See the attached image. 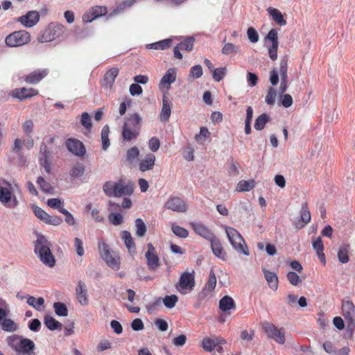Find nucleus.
Here are the masks:
<instances>
[{"label": "nucleus", "mask_w": 355, "mask_h": 355, "mask_svg": "<svg viewBox=\"0 0 355 355\" xmlns=\"http://www.w3.org/2000/svg\"><path fill=\"white\" fill-rule=\"evenodd\" d=\"M6 342L8 345L16 352L17 355H36L34 352L35 345L29 338L14 334L8 336Z\"/></svg>", "instance_id": "1"}, {"label": "nucleus", "mask_w": 355, "mask_h": 355, "mask_svg": "<svg viewBox=\"0 0 355 355\" xmlns=\"http://www.w3.org/2000/svg\"><path fill=\"white\" fill-rule=\"evenodd\" d=\"M51 243L44 236L40 235L35 242V252L46 266L52 268L55 265V259L51 250Z\"/></svg>", "instance_id": "2"}, {"label": "nucleus", "mask_w": 355, "mask_h": 355, "mask_svg": "<svg viewBox=\"0 0 355 355\" xmlns=\"http://www.w3.org/2000/svg\"><path fill=\"white\" fill-rule=\"evenodd\" d=\"M103 189L109 197H121L132 195L134 191V184L131 182L125 184L123 180H119L115 183L107 181L103 184Z\"/></svg>", "instance_id": "3"}, {"label": "nucleus", "mask_w": 355, "mask_h": 355, "mask_svg": "<svg viewBox=\"0 0 355 355\" xmlns=\"http://www.w3.org/2000/svg\"><path fill=\"white\" fill-rule=\"evenodd\" d=\"M15 187L18 189V186H14L6 180L0 178V202L9 208L16 207L19 202L14 194Z\"/></svg>", "instance_id": "4"}, {"label": "nucleus", "mask_w": 355, "mask_h": 355, "mask_svg": "<svg viewBox=\"0 0 355 355\" xmlns=\"http://www.w3.org/2000/svg\"><path fill=\"white\" fill-rule=\"evenodd\" d=\"M98 248L101 257L112 269L119 270L120 268V258L114 252L111 253L109 245L103 240H99Z\"/></svg>", "instance_id": "5"}, {"label": "nucleus", "mask_w": 355, "mask_h": 355, "mask_svg": "<svg viewBox=\"0 0 355 355\" xmlns=\"http://www.w3.org/2000/svg\"><path fill=\"white\" fill-rule=\"evenodd\" d=\"M226 233L233 248L239 252L245 255L249 254V251L245 241L241 234L232 227H227Z\"/></svg>", "instance_id": "6"}, {"label": "nucleus", "mask_w": 355, "mask_h": 355, "mask_svg": "<svg viewBox=\"0 0 355 355\" xmlns=\"http://www.w3.org/2000/svg\"><path fill=\"white\" fill-rule=\"evenodd\" d=\"M342 313L347 322V330L352 336L355 328V305L351 300H343Z\"/></svg>", "instance_id": "7"}, {"label": "nucleus", "mask_w": 355, "mask_h": 355, "mask_svg": "<svg viewBox=\"0 0 355 355\" xmlns=\"http://www.w3.org/2000/svg\"><path fill=\"white\" fill-rule=\"evenodd\" d=\"M31 41V35L24 30L15 31L9 34L5 39L7 46L17 47L28 44Z\"/></svg>", "instance_id": "8"}, {"label": "nucleus", "mask_w": 355, "mask_h": 355, "mask_svg": "<svg viewBox=\"0 0 355 355\" xmlns=\"http://www.w3.org/2000/svg\"><path fill=\"white\" fill-rule=\"evenodd\" d=\"M195 286L194 271L191 272L185 271L180 277L179 282L175 284L176 289L182 294H187L191 291Z\"/></svg>", "instance_id": "9"}, {"label": "nucleus", "mask_w": 355, "mask_h": 355, "mask_svg": "<svg viewBox=\"0 0 355 355\" xmlns=\"http://www.w3.org/2000/svg\"><path fill=\"white\" fill-rule=\"evenodd\" d=\"M262 328L267 336L273 339L279 344L285 343V332L284 328L278 329L273 323L264 322L262 323Z\"/></svg>", "instance_id": "10"}, {"label": "nucleus", "mask_w": 355, "mask_h": 355, "mask_svg": "<svg viewBox=\"0 0 355 355\" xmlns=\"http://www.w3.org/2000/svg\"><path fill=\"white\" fill-rule=\"evenodd\" d=\"M266 40H269L271 44L268 46V55L270 58L275 61L277 59V49L279 46L278 33L276 29H271L266 37Z\"/></svg>", "instance_id": "11"}, {"label": "nucleus", "mask_w": 355, "mask_h": 355, "mask_svg": "<svg viewBox=\"0 0 355 355\" xmlns=\"http://www.w3.org/2000/svg\"><path fill=\"white\" fill-rule=\"evenodd\" d=\"M67 150L78 157H83L86 153L84 144L80 140L75 138H69L65 141Z\"/></svg>", "instance_id": "12"}, {"label": "nucleus", "mask_w": 355, "mask_h": 355, "mask_svg": "<svg viewBox=\"0 0 355 355\" xmlns=\"http://www.w3.org/2000/svg\"><path fill=\"white\" fill-rule=\"evenodd\" d=\"M165 207L175 212H185L187 209L185 201L177 196L171 197L166 202Z\"/></svg>", "instance_id": "13"}, {"label": "nucleus", "mask_w": 355, "mask_h": 355, "mask_svg": "<svg viewBox=\"0 0 355 355\" xmlns=\"http://www.w3.org/2000/svg\"><path fill=\"white\" fill-rule=\"evenodd\" d=\"M64 29V27L60 24L49 26L42 35L44 41L49 42L55 40L62 35Z\"/></svg>", "instance_id": "14"}, {"label": "nucleus", "mask_w": 355, "mask_h": 355, "mask_svg": "<svg viewBox=\"0 0 355 355\" xmlns=\"http://www.w3.org/2000/svg\"><path fill=\"white\" fill-rule=\"evenodd\" d=\"M40 16L37 11H28L26 15L17 19V21L25 27L31 28L34 26L40 20Z\"/></svg>", "instance_id": "15"}, {"label": "nucleus", "mask_w": 355, "mask_h": 355, "mask_svg": "<svg viewBox=\"0 0 355 355\" xmlns=\"http://www.w3.org/2000/svg\"><path fill=\"white\" fill-rule=\"evenodd\" d=\"M38 94V90L33 88L26 87L16 88L11 92V96L20 101L37 96Z\"/></svg>", "instance_id": "16"}, {"label": "nucleus", "mask_w": 355, "mask_h": 355, "mask_svg": "<svg viewBox=\"0 0 355 355\" xmlns=\"http://www.w3.org/2000/svg\"><path fill=\"white\" fill-rule=\"evenodd\" d=\"M49 70L47 69H37L28 73L24 77V81L28 84L35 85L47 76Z\"/></svg>", "instance_id": "17"}, {"label": "nucleus", "mask_w": 355, "mask_h": 355, "mask_svg": "<svg viewBox=\"0 0 355 355\" xmlns=\"http://www.w3.org/2000/svg\"><path fill=\"white\" fill-rule=\"evenodd\" d=\"M147 265L150 270H155L159 266V259L155 252V248L152 243L148 244V251L146 253Z\"/></svg>", "instance_id": "18"}, {"label": "nucleus", "mask_w": 355, "mask_h": 355, "mask_svg": "<svg viewBox=\"0 0 355 355\" xmlns=\"http://www.w3.org/2000/svg\"><path fill=\"white\" fill-rule=\"evenodd\" d=\"M119 69L112 67L105 73L101 85L105 89H111L114 85L116 78L119 74Z\"/></svg>", "instance_id": "19"}, {"label": "nucleus", "mask_w": 355, "mask_h": 355, "mask_svg": "<svg viewBox=\"0 0 355 355\" xmlns=\"http://www.w3.org/2000/svg\"><path fill=\"white\" fill-rule=\"evenodd\" d=\"M107 8L105 6H95L92 8L89 11L83 16V19L85 22H91L97 17L105 15Z\"/></svg>", "instance_id": "20"}, {"label": "nucleus", "mask_w": 355, "mask_h": 355, "mask_svg": "<svg viewBox=\"0 0 355 355\" xmlns=\"http://www.w3.org/2000/svg\"><path fill=\"white\" fill-rule=\"evenodd\" d=\"M76 294L78 302L82 306H87L89 304L87 289L85 284L82 281L78 282L76 288Z\"/></svg>", "instance_id": "21"}, {"label": "nucleus", "mask_w": 355, "mask_h": 355, "mask_svg": "<svg viewBox=\"0 0 355 355\" xmlns=\"http://www.w3.org/2000/svg\"><path fill=\"white\" fill-rule=\"evenodd\" d=\"M190 225L196 234L206 239L210 240L214 237L211 231L202 223L192 222L190 223Z\"/></svg>", "instance_id": "22"}, {"label": "nucleus", "mask_w": 355, "mask_h": 355, "mask_svg": "<svg viewBox=\"0 0 355 355\" xmlns=\"http://www.w3.org/2000/svg\"><path fill=\"white\" fill-rule=\"evenodd\" d=\"M311 220V213L309 210L307 202H304L302 205V209L300 211V218L295 223V227L297 229L303 228L306 224H308Z\"/></svg>", "instance_id": "23"}, {"label": "nucleus", "mask_w": 355, "mask_h": 355, "mask_svg": "<svg viewBox=\"0 0 355 355\" xmlns=\"http://www.w3.org/2000/svg\"><path fill=\"white\" fill-rule=\"evenodd\" d=\"M171 114V103L166 96L162 98V107L159 114L160 121L165 123L169 120Z\"/></svg>", "instance_id": "24"}, {"label": "nucleus", "mask_w": 355, "mask_h": 355, "mask_svg": "<svg viewBox=\"0 0 355 355\" xmlns=\"http://www.w3.org/2000/svg\"><path fill=\"white\" fill-rule=\"evenodd\" d=\"M209 241H211V250L214 255L223 260H225L226 253L220 241L216 239L215 236Z\"/></svg>", "instance_id": "25"}, {"label": "nucleus", "mask_w": 355, "mask_h": 355, "mask_svg": "<svg viewBox=\"0 0 355 355\" xmlns=\"http://www.w3.org/2000/svg\"><path fill=\"white\" fill-rule=\"evenodd\" d=\"M121 236L124 241L129 253L132 255L135 254L136 252V247L131 234L127 230H123L121 233Z\"/></svg>", "instance_id": "26"}, {"label": "nucleus", "mask_w": 355, "mask_h": 355, "mask_svg": "<svg viewBox=\"0 0 355 355\" xmlns=\"http://www.w3.org/2000/svg\"><path fill=\"white\" fill-rule=\"evenodd\" d=\"M263 272L269 287L273 291H277L279 283L277 275L275 272H270L266 268H263Z\"/></svg>", "instance_id": "27"}, {"label": "nucleus", "mask_w": 355, "mask_h": 355, "mask_svg": "<svg viewBox=\"0 0 355 355\" xmlns=\"http://www.w3.org/2000/svg\"><path fill=\"white\" fill-rule=\"evenodd\" d=\"M139 135V130L135 128L127 127V125H123L122 138L125 141H130L136 139Z\"/></svg>", "instance_id": "28"}, {"label": "nucleus", "mask_w": 355, "mask_h": 355, "mask_svg": "<svg viewBox=\"0 0 355 355\" xmlns=\"http://www.w3.org/2000/svg\"><path fill=\"white\" fill-rule=\"evenodd\" d=\"M155 156L153 154H147L145 156V158L142 159L139 163L140 171L144 172L152 169L155 165Z\"/></svg>", "instance_id": "29"}, {"label": "nucleus", "mask_w": 355, "mask_h": 355, "mask_svg": "<svg viewBox=\"0 0 355 355\" xmlns=\"http://www.w3.org/2000/svg\"><path fill=\"white\" fill-rule=\"evenodd\" d=\"M219 309L224 312H227L230 310L235 309L236 304L231 297L225 295L219 301Z\"/></svg>", "instance_id": "30"}, {"label": "nucleus", "mask_w": 355, "mask_h": 355, "mask_svg": "<svg viewBox=\"0 0 355 355\" xmlns=\"http://www.w3.org/2000/svg\"><path fill=\"white\" fill-rule=\"evenodd\" d=\"M267 11L278 25L285 26L286 24V19L284 18L282 13L278 9L269 7L267 9Z\"/></svg>", "instance_id": "31"}, {"label": "nucleus", "mask_w": 355, "mask_h": 355, "mask_svg": "<svg viewBox=\"0 0 355 355\" xmlns=\"http://www.w3.org/2000/svg\"><path fill=\"white\" fill-rule=\"evenodd\" d=\"M176 79V71L174 68H170L162 77L160 84L163 86L166 85L167 88L170 87L171 83L175 82Z\"/></svg>", "instance_id": "32"}, {"label": "nucleus", "mask_w": 355, "mask_h": 355, "mask_svg": "<svg viewBox=\"0 0 355 355\" xmlns=\"http://www.w3.org/2000/svg\"><path fill=\"white\" fill-rule=\"evenodd\" d=\"M142 121V118L139 116V114L135 113L130 115L124 123L123 125H127V127L130 128H135L138 130H140L141 123Z\"/></svg>", "instance_id": "33"}, {"label": "nucleus", "mask_w": 355, "mask_h": 355, "mask_svg": "<svg viewBox=\"0 0 355 355\" xmlns=\"http://www.w3.org/2000/svg\"><path fill=\"white\" fill-rule=\"evenodd\" d=\"M172 44L171 39H165L157 42L148 44L146 45V48L149 49L155 50H165L171 47Z\"/></svg>", "instance_id": "34"}, {"label": "nucleus", "mask_w": 355, "mask_h": 355, "mask_svg": "<svg viewBox=\"0 0 355 355\" xmlns=\"http://www.w3.org/2000/svg\"><path fill=\"white\" fill-rule=\"evenodd\" d=\"M255 181L253 179L249 180H241L236 185V191L245 192L252 190L255 187Z\"/></svg>", "instance_id": "35"}, {"label": "nucleus", "mask_w": 355, "mask_h": 355, "mask_svg": "<svg viewBox=\"0 0 355 355\" xmlns=\"http://www.w3.org/2000/svg\"><path fill=\"white\" fill-rule=\"evenodd\" d=\"M350 245L344 244L339 248L338 251V259L342 263H346L349 261V252Z\"/></svg>", "instance_id": "36"}, {"label": "nucleus", "mask_w": 355, "mask_h": 355, "mask_svg": "<svg viewBox=\"0 0 355 355\" xmlns=\"http://www.w3.org/2000/svg\"><path fill=\"white\" fill-rule=\"evenodd\" d=\"M1 329L6 332H14L17 330L18 325L12 320L6 318L0 322Z\"/></svg>", "instance_id": "37"}, {"label": "nucleus", "mask_w": 355, "mask_h": 355, "mask_svg": "<svg viewBox=\"0 0 355 355\" xmlns=\"http://www.w3.org/2000/svg\"><path fill=\"white\" fill-rule=\"evenodd\" d=\"M44 324L51 331L61 329L62 328V324L51 315H46L44 317Z\"/></svg>", "instance_id": "38"}, {"label": "nucleus", "mask_w": 355, "mask_h": 355, "mask_svg": "<svg viewBox=\"0 0 355 355\" xmlns=\"http://www.w3.org/2000/svg\"><path fill=\"white\" fill-rule=\"evenodd\" d=\"M27 303L36 310L40 311L42 309L41 307L44 304V300L43 297L35 298L33 296L28 295L27 297Z\"/></svg>", "instance_id": "39"}, {"label": "nucleus", "mask_w": 355, "mask_h": 355, "mask_svg": "<svg viewBox=\"0 0 355 355\" xmlns=\"http://www.w3.org/2000/svg\"><path fill=\"white\" fill-rule=\"evenodd\" d=\"M195 40L192 37L185 38L177 46L182 51H191L193 49Z\"/></svg>", "instance_id": "40"}, {"label": "nucleus", "mask_w": 355, "mask_h": 355, "mask_svg": "<svg viewBox=\"0 0 355 355\" xmlns=\"http://www.w3.org/2000/svg\"><path fill=\"white\" fill-rule=\"evenodd\" d=\"M109 133L110 128L108 125H105L101 130L102 148L104 150H107L110 144L109 139Z\"/></svg>", "instance_id": "41"}, {"label": "nucleus", "mask_w": 355, "mask_h": 355, "mask_svg": "<svg viewBox=\"0 0 355 355\" xmlns=\"http://www.w3.org/2000/svg\"><path fill=\"white\" fill-rule=\"evenodd\" d=\"M216 286V277L213 270H211L208 280L205 286V290L208 292H211L214 290Z\"/></svg>", "instance_id": "42"}, {"label": "nucleus", "mask_w": 355, "mask_h": 355, "mask_svg": "<svg viewBox=\"0 0 355 355\" xmlns=\"http://www.w3.org/2000/svg\"><path fill=\"white\" fill-rule=\"evenodd\" d=\"M268 121L269 116L266 114H261L255 120L254 128L257 130H263Z\"/></svg>", "instance_id": "43"}, {"label": "nucleus", "mask_w": 355, "mask_h": 355, "mask_svg": "<svg viewBox=\"0 0 355 355\" xmlns=\"http://www.w3.org/2000/svg\"><path fill=\"white\" fill-rule=\"evenodd\" d=\"M36 182L43 192L46 193H51L53 192V187L42 176L37 178Z\"/></svg>", "instance_id": "44"}, {"label": "nucleus", "mask_w": 355, "mask_h": 355, "mask_svg": "<svg viewBox=\"0 0 355 355\" xmlns=\"http://www.w3.org/2000/svg\"><path fill=\"white\" fill-rule=\"evenodd\" d=\"M178 301V297L176 295H166L162 299L164 306L168 309H173Z\"/></svg>", "instance_id": "45"}, {"label": "nucleus", "mask_w": 355, "mask_h": 355, "mask_svg": "<svg viewBox=\"0 0 355 355\" xmlns=\"http://www.w3.org/2000/svg\"><path fill=\"white\" fill-rule=\"evenodd\" d=\"M171 230L174 234L180 238L185 239L189 236L188 230L178 225L172 224Z\"/></svg>", "instance_id": "46"}, {"label": "nucleus", "mask_w": 355, "mask_h": 355, "mask_svg": "<svg viewBox=\"0 0 355 355\" xmlns=\"http://www.w3.org/2000/svg\"><path fill=\"white\" fill-rule=\"evenodd\" d=\"M136 226V235L139 237H142L146 232V226L144 220L141 218H137L135 220Z\"/></svg>", "instance_id": "47"}, {"label": "nucleus", "mask_w": 355, "mask_h": 355, "mask_svg": "<svg viewBox=\"0 0 355 355\" xmlns=\"http://www.w3.org/2000/svg\"><path fill=\"white\" fill-rule=\"evenodd\" d=\"M85 172V166L81 163H76L72 167L70 171V175L73 178H79L83 175Z\"/></svg>", "instance_id": "48"}, {"label": "nucleus", "mask_w": 355, "mask_h": 355, "mask_svg": "<svg viewBox=\"0 0 355 355\" xmlns=\"http://www.w3.org/2000/svg\"><path fill=\"white\" fill-rule=\"evenodd\" d=\"M53 308L56 315L59 316H67L68 315V309L67 306L62 302H55Z\"/></svg>", "instance_id": "49"}, {"label": "nucleus", "mask_w": 355, "mask_h": 355, "mask_svg": "<svg viewBox=\"0 0 355 355\" xmlns=\"http://www.w3.org/2000/svg\"><path fill=\"white\" fill-rule=\"evenodd\" d=\"M276 96V89L272 87H269L265 97V102L269 105H273L275 103Z\"/></svg>", "instance_id": "50"}, {"label": "nucleus", "mask_w": 355, "mask_h": 355, "mask_svg": "<svg viewBox=\"0 0 355 355\" xmlns=\"http://www.w3.org/2000/svg\"><path fill=\"white\" fill-rule=\"evenodd\" d=\"M139 155V150L137 147L134 146L129 148L126 153V161L132 163Z\"/></svg>", "instance_id": "51"}, {"label": "nucleus", "mask_w": 355, "mask_h": 355, "mask_svg": "<svg viewBox=\"0 0 355 355\" xmlns=\"http://www.w3.org/2000/svg\"><path fill=\"white\" fill-rule=\"evenodd\" d=\"M226 72L227 69L225 67H220L218 69H214L211 73L214 80L216 82H220L225 76Z\"/></svg>", "instance_id": "52"}, {"label": "nucleus", "mask_w": 355, "mask_h": 355, "mask_svg": "<svg viewBox=\"0 0 355 355\" xmlns=\"http://www.w3.org/2000/svg\"><path fill=\"white\" fill-rule=\"evenodd\" d=\"M214 339L209 337L204 338L202 340V347L206 352H211L215 348Z\"/></svg>", "instance_id": "53"}, {"label": "nucleus", "mask_w": 355, "mask_h": 355, "mask_svg": "<svg viewBox=\"0 0 355 355\" xmlns=\"http://www.w3.org/2000/svg\"><path fill=\"white\" fill-rule=\"evenodd\" d=\"M239 46L232 43H226L222 49V53L226 55L236 53L239 51Z\"/></svg>", "instance_id": "54"}, {"label": "nucleus", "mask_w": 355, "mask_h": 355, "mask_svg": "<svg viewBox=\"0 0 355 355\" xmlns=\"http://www.w3.org/2000/svg\"><path fill=\"white\" fill-rule=\"evenodd\" d=\"M210 132L206 127H201L200 130V134L195 136V139L200 144H203L205 139L209 137Z\"/></svg>", "instance_id": "55"}, {"label": "nucleus", "mask_w": 355, "mask_h": 355, "mask_svg": "<svg viewBox=\"0 0 355 355\" xmlns=\"http://www.w3.org/2000/svg\"><path fill=\"white\" fill-rule=\"evenodd\" d=\"M47 205L53 209H57L60 212L63 207V202L59 198H50L47 201Z\"/></svg>", "instance_id": "56"}, {"label": "nucleus", "mask_w": 355, "mask_h": 355, "mask_svg": "<svg viewBox=\"0 0 355 355\" xmlns=\"http://www.w3.org/2000/svg\"><path fill=\"white\" fill-rule=\"evenodd\" d=\"M202 68L200 64L193 66L189 72V76L193 78H199L202 76Z\"/></svg>", "instance_id": "57"}, {"label": "nucleus", "mask_w": 355, "mask_h": 355, "mask_svg": "<svg viewBox=\"0 0 355 355\" xmlns=\"http://www.w3.org/2000/svg\"><path fill=\"white\" fill-rule=\"evenodd\" d=\"M108 218L110 223L114 225H119L123 222V216L119 213H111L108 216Z\"/></svg>", "instance_id": "58"}, {"label": "nucleus", "mask_w": 355, "mask_h": 355, "mask_svg": "<svg viewBox=\"0 0 355 355\" xmlns=\"http://www.w3.org/2000/svg\"><path fill=\"white\" fill-rule=\"evenodd\" d=\"M247 35L249 40L251 42L256 43L259 41V34L253 27H249L248 28Z\"/></svg>", "instance_id": "59"}, {"label": "nucleus", "mask_w": 355, "mask_h": 355, "mask_svg": "<svg viewBox=\"0 0 355 355\" xmlns=\"http://www.w3.org/2000/svg\"><path fill=\"white\" fill-rule=\"evenodd\" d=\"M293 98L290 94H283L281 96V104L282 105L285 107L288 108L291 107L293 104Z\"/></svg>", "instance_id": "60"}, {"label": "nucleus", "mask_w": 355, "mask_h": 355, "mask_svg": "<svg viewBox=\"0 0 355 355\" xmlns=\"http://www.w3.org/2000/svg\"><path fill=\"white\" fill-rule=\"evenodd\" d=\"M81 124L88 130L92 128L91 117L87 112H83L81 116Z\"/></svg>", "instance_id": "61"}, {"label": "nucleus", "mask_w": 355, "mask_h": 355, "mask_svg": "<svg viewBox=\"0 0 355 355\" xmlns=\"http://www.w3.org/2000/svg\"><path fill=\"white\" fill-rule=\"evenodd\" d=\"M148 146L151 151L156 152L160 146L159 139L156 137H152L149 140Z\"/></svg>", "instance_id": "62"}, {"label": "nucleus", "mask_w": 355, "mask_h": 355, "mask_svg": "<svg viewBox=\"0 0 355 355\" xmlns=\"http://www.w3.org/2000/svg\"><path fill=\"white\" fill-rule=\"evenodd\" d=\"M287 279L293 286H297L300 282L299 275L296 272L292 271L288 272Z\"/></svg>", "instance_id": "63"}, {"label": "nucleus", "mask_w": 355, "mask_h": 355, "mask_svg": "<svg viewBox=\"0 0 355 355\" xmlns=\"http://www.w3.org/2000/svg\"><path fill=\"white\" fill-rule=\"evenodd\" d=\"M74 245L78 255L82 257L84 254L83 241L79 238L76 237L74 239Z\"/></svg>", "instance_id": "64"}]
</instances>
